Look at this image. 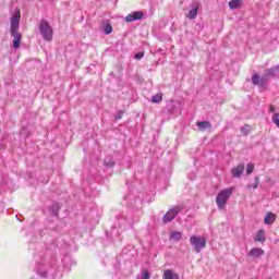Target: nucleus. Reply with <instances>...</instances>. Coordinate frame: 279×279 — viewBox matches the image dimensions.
<instances>
[{
  "mask_svg": "<svg viewBox=\"0 0 279 279\" xmlns=\"http://www.w3.org/2000/svg\"><path fill=\"white\" fill-rule=\"evenodd\" d=\"M21 25V10H15L11 16V33L19 32Z\"/></svg>",
  "mask_w": 279,
  "mask_h": 279,
  "instance_id": "obj_6",
  "label": "nucleus"
},
{
  "mask_svg": "<svg viewBox=\"0 0 279 279\" xmlns=\"http://www.w3.org/2000/svg\"><path fill=\"white\" fill-rule=\"evenodd\" d=\"M151 278V275H149V271L145 270L142 275V279H149Z\"/></svg>",
  "mask_w": 279,
  "mask_h": 279,
  "instance_id": "obj_24",
  "label": "nucleus"
},
{
  "mask_svg": "<svg viewBox=\"0 0 279 279\" xmlns=\"http://www.w3.org/2000/svg\"><path fill=\"white\" fill-rule=\"evenodd\" d=\"M59 209H60V206L58 204L52 205V210H53L54 215H58L57 213H58Z\"/></svg>",
  "mask_w": 279,
  "mask_h": 279,
  "instance_id": "obj_25",
  "label": "nucleus"
},
{
  "mask_svg": "<svg viewBox=\"0 0 279 279\" xmlns=\"http://www.w3.org/2000/svg\"><path fill=\"white\" fill-rule=\"evenodd\" d=\"M106 167H114V161L105 159Z\"/></svg>",
  "mask_w": 279,
  "mask_h": 279,
  "instance_id": "obj_23",
  "label": "nucleus"
},
{
  "mask_svg": "<svg viewBox=\"0 0 279 279\" xmlns=\"http://www.w3.org/2000/svg\"><path fill=\"white\" fill-rule=\"evenodd\" d=\"M11 36L13 38V49H19L21 47V33L19 31L11 32Z\"/></svg>",
  "mask_w": 279,
  "mask_h": 279,
  "instance_id": "obj_9",
  "label": "nucleus"
},
{
  "mask_svg": "<svg viewBox=\"0 0 279 279\" xmlns=\"http://www.w3.org/2000/svg\"><path fill=\"white\" fill-rule=\"evenodd\" d=\"M243 171H245V166L239 165L231 170V173H232L233 178H239L240 175L243 174Z\"/></svg>",
  "mask_w": 279,
  "mask_h": 279,
  "instance_id": "obj_10",
  "label": "nucleus"
},
{
  "mask_svg": "<svg viewBox=\"0 0 279 279\" xmlns=\"http://www.w3.org/2000/svg\"><path fill=\"white\" fill-rule=\"evenodd\" d=\"M267 238L265 236V230H259L255 235V241H258L259 243H265Z\"/></svg>",
  "mask_w": 279,
  "mask_h": 279,
  "instance_id": "obj_16",
  "label": "nucleus"
},
{
  "mask_svg": "<svg viewBox=\"0 0 279 279\" xmlns=\"http://www.w3.org/2000/svg\"><path fill=\"white\" fill-rule=\"evenodd\" d=\"M254 172V163H247L246 165V175H250Z\"/></svg>",
  "mask_w": 279,
  "mask_h": 279,
  "instance_id": "obj_21",
  "label": "nucleus"
},
{
  "mask_svg": "<svg viewBox=\"0 0 279 279\" xmlns=\"http://www.w3.org/2000/svg\"><path fill=\"white\" fill-rule=\"evenodd\" d=\"M102 32H105V34H112V25L110 24V22L106 21V22H102Z\"/></svg>",
  "mask_w": 279,
  "mask_h": 279,
  "instance_id": "obj_17",
  "label": "nucleus"
},
{
  "mask_svg": "<svg viewBox=\"0 0 279 279\" xmlns=\"http://www.w3.org/2000/svg\"><path fill=\"white\" fill-rule=\"evenodd\" d=\"M123 118V113L122 112H119L117 116H116V119L117 120H120V119H122Z\"/></svg>",
  "mask_w": 279,
  "mask_h": 279,
  "instance_id": "obj_27",
  "label": "nucleus"
},
{
  "mask_svg": "<svg viewBox=\"0 0 279 279\" xmlns=\"http://www.w3.org/2000/svg\"><path fill=\"white\" fill-rule=\"evenodd\" d=\"M232 193H234V187H228L217 194L216 204L219 210L226 208V204H228V201L232 197Z\"/></svg>",
  "mask_w": 279,
  "mask_h": 279,
  "instance_id": "obj_2",
  "label": "nucleus"
},
{
  "mask_svg": "<svg viewBox=\"0 0 279 279\" xmlns=\"http://www.w3.org/2000/svg\"><path fill=\"white\" fill-rule=\"evenodd\" d=\"M263 254H265L263 248H252L248 253V256H253V258H259V256H263Z\"/></svg>",
  "mask_w": 279,
  "mask_h": 279,
  "instance_id": "obj_12",
  "label": "nucleus"
},
{
  "mask_svg": "<svg viewBox=\"0 0 279 279\" xmlns=\"http://www.w3.org/2000/svg\"><path fill=\"white\" fill-rule=\"evenodd\" d=\"M182 239V232L174 231L170 234V241L173 243H179V241Z\"/></svg>",
  "mask_w": 279,
  "mask_h": 279,
  "instance_id": "obj_15",
  "label": "nucleus"
},
{
  "mask_svg": "<svg viewBox=\"0 0 279 279\" xmlns=\"http://www.w3.org/2000/svg\"><path fill=\"white\" fill-rule=\"evenodd\" d=\"M39 34L44 38V40L51 43L53 40V28L47 20H41L39 22Z\"/></svg>",
  "mask_w": 279,
  "mask_h": 279,
  "instance_id": "obj_3",
  "label": "nucleus"
},
{
  "mask_svg": "<svg viewBox=\"0 0 279 279\" xmlns=\"http://www.w3.org/2000/svg\"><path fill=\"white\" fill-rule=\"evenodd\" d=\"M143 16V12H132L131 14L126 15L125 21L126 23H134V21H141Z\"/></svg>",
  "mask_w": 279,
  "mask_h": 279,
  "instance_id": "obj_8",
  "label": "nucleus"
},
{
  "mask_svg": "<svg viewBox=\"0 0 279 279\" xmlns=\"http://www.w3.org/2000/svg\"><path fill=\"white\" fill-rule=\"evenodd\" d=\"M196 125L201 132H204L205 130H210V128H213V125L208 121L197 122Z\"/></svg>",
  "mask_w": 279,
  "mask_h": 279,
  "instance_id": "obj_11",
  "label": "nucleus"
},
{
  "mask_svg": "<svg viewBox=\"0 0 279 279\" xmlns=\"http://www.w3.org/2000/svg\"><path fill=\"white\" fill-rule=\"evenodd\" d=\"M163 279H180V276H178V274L173 272V270L167 269L163 272Z\"/></svg>",
  "mask_w": 279,
  "mask_h": 279,
  "instance_id": "obj_13",
  "label": "nucleus"
},
{
  "mask_svg": "<svg viewBox=\"0 0 279 279\" xmlns=\"http://www.w3.org/2000/svg\"><path fill=\"white\" fill-rule=\"evenodd\" d=\"M197 12H199V2H193L186 15L187 19H190L191 21H193V19H197Z\"/></svg>",
  "mask_w": 279,
  "mask_h": 279,
  "instance_id": "obj_7",
  "label": "nucleus"
},
{
  "mask_svg": "<svg viewBox=\"0 0 279 279\" xmlns=\"http://www.w3.org/2000/svg\"><path fill=\"white\" fill-rule=\"evenodd\" d=\"M190 243L194 247L195 252L199 254L204 247H206V238L199 235H192L190 238Z\"/></svg>",
  "mask_w": 279,
  "mask_h": 279,
  "instance_id": "obj_4",
  "label": "nucleus"
},
{
  "mask_svg": "<svg viewBox=\"0 0 279 279\" xmlns=\"http://www.w3.org/2000/svg\"><path fill=\"white\" fill-rule=\"evenodd\" d=\"M241 3H242V0H231L229 2V8L231 10H236V8H239L241 5Z\"/></svg>",
  "mask_w": 279,
  "mask_h": 279,
  "instance_id": "obj_18",
  "label": "nucleus"
},
{
  "mask_svg": "<svg viewBox=\"0 0 279 279\" xmlns=\"http://www.w3.org/2000/svg\"><path fill=\"white\" fill-rule=\"evenodd\" d=\"M143 56H145V53H143V52H137V53L135 54V60H142Z\"/></svg>",
  "mask_w": 279,
  "mask_h": 279,
  "instance_id": "obj_26",
  "label": "nucleus"
},
{
  "mask_svg": "<svg viewBox=\"0 0 279 279\" xmlns=\"http://www.w3.org/2000/svg\"><path fill=\"white\" fill-rule=\"evenodd\" d=\"M274 221H276V215H274V213H268L264 218V223H266V226H271Z\"/></svg>",
  "mask_w": 279,
  "mask_h": 279,
  "instance_id": "obj_14",
  "label": "nucleus"
},
{
  "mask_svg": "<svg viewBox=\"0 0 279 279\" xmlns=\"http://www.w3.org/2000/svg\"><path fill=\"white\" fill-rule=\"evenodd\" d=\"M251 130H252L251 126L247 124H245L244 126L241 128V132H242V134H244V136H247V134H250Z\"/></svg>",
  "mask_w": 279,
  "mask_h": 279,
  "instance_id": "obj_20",
  "label": "nucleus"
},
{
  "mask_svg": "<svg viewBox=\"0 0 279 279\" xmlns=\"http://www.w3.org/2000/svg\"><path fill=\"white\" fill-rule=\"evenodd\" d=\"M258 184H260V179H258V177H255V182L253 183V189H258Z\"/></svg>",
  "mask_w": 279,
  "mask_h": 279,
  "instance_id": "obj_22",
  "label": "nucleus"
},
{
  "mask_svg": "<svg viewBox=\"0 0 279 279\" xmlns=\"http://www.w3.org/2000/svg\"><path fill=\"white\" fill-rule=\"evenodd\" d=\"M276 108H274V106L269 107V112H275Z\"/></svg>",
  "mask_w": 279,
  "mask_h": 279,
  "instance_id": "obj_28",
  "label": "nucleus"
},
{
  "mask_svg": "<svg viewBox=\"0 0 279 279\" xmlns=\"http://www.w3.org/2000/svg\"><path fill=\"white\" fill-rule=\"evenodd\" d=\"M153 104H160L162 101V94H156L151 98Z\"/></svg>",
  "mask_w": 279,
  "mask_h": 279,
  "instance_id": "obj_19",
  "label": "nucleus"
},
{
  "mask_svg": "<svg viewBox=\"0 0 279 279\" xmlns=\"http://www.w3.org/2000/svg\"><path fill=\"white\" fill-rule=\"evenodd\" d=\"M278 71L279 65H275L270 69H266L262 77L258 74H254L252 76V82L254 86H265L267 82H269V78L276 77V73H278Z\"/></svg>",
  "mask_w": 279,
  "mask_h": 279,
  "instance_id": "obj_1",
  "label": "nucleus"
},
{
  "mask_svg": "<svg viewBox=\"0 0 279 279\" xmlns=\"http://www.w3.org/2000/svg\"><path fill=\"white\" fill-rule=\"evenodd\" d=\"M182 210V207L175 206L171 208L167 214L163 215L162 217V223H171L172 220H174L178 215H180V211Z\"/></svg>",
  "mask_w": 279,
  "mask_h": 279,
  "instance_id": "obj_5",
  "label": "nucleus"
}]
</instances>
